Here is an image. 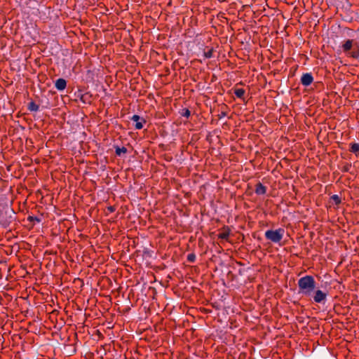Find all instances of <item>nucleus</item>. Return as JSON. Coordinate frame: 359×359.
Returning <instances> with one entry per match:
<instances>
[{
    "label": "nucleus",
    "mask_w": 359,
    "mask_h": 359,
    "mask_svg": "<svg viewBox=\"0 0 359 359\" xmlns=\"http://www.w3.org/2000/svg\"><path fill=\"white\" fill-rule=\"evenodd\" d=\"M208 50L203 52V56L206 59H209L213 57L214 48L212 47H207Z\"/></svg>",
    "instance_id": "nucleus-9"
},
{
    "label": "nucleus",
    "mask_w": 359,
    "mask_h": 359,
    "mask_svg": "<svg viewBox=\"0 0 359 359\" xmlns=\"http://www.w3.org/2000/svg\"><path fill=\"white\" fill-rule=\"evenodd\" d=\"M265 236L267 239H269V229L265 231Z\"/></svg>",
    "instance_id": "nucleus-23"
},
{
    "label": "nucleus",
    "mask_w": 359,
    "mask_h": 359,
    "mask_svg": "<svg viewBox=\"0 0 359 359\" xmlns=\"http://www.w3.org/2000/svg\"><path fill=\"white\" fill-rule=\"evenodd\" d=\"M187 260L189 262H194L196 260V255L194 253H190L187 255Z\"/></svg>",
    "instance_id": "nucleus-19"
},
{
    "label": "nucleus",
    "mask_w": 359,
    "mask_h": 359,
    "mask_svg": "<svg viewBox=\"0 0 359 359\" xmlns=\"http://www.w3.org/2000/svg\"><path fill=\"white\" fill-rule=\"evenodd\" d=\"M313 301L316 303H323L326 300L327 293L323 292L320 290H317L312 294Z\"/></svg>",
    "instance_id": "nucleus-3"
},
{
    "label": "nucleus",
    "mask_w": 359,
    "mask_h": 359,
    "mask_svg": "<svg viewBox=\"0 0 359 359\" xmlns=\"http://www.w3.org/2000/svg\"><path fill=\"white\" fill-rule=\"evenodd\" d=\"M330 199L334 203L335 205H338L341 203V200L340 198V197L337 195V194H334L331 196Z\"/></svg>",
    "instance_id": "nucleus-16"
},
{
    "label": "nucleus",
    "mask_w": 359,
    "mask_h": 359,
    "mask_svg": "<svg viewBox=\"0 0 359 359\" xmlns=\"http://www.w3.org/2000/svg\"><path fill=\"white\" fill-rule=\"evenodd\" d=\"M353 41L352 40H347L343 45V49L345 52L350 50L352 48Z\"/></svg>",
    "instance_id": "nucleus-12"
},
{
    "label": "nucleus",
    "mask_w": 359,
    "mask_h": 359,
    "mask_svg": "<svg viewBox=\"0 0 359 359\" xmlns=\"http://www.w3.org/2000/svg\"><path fill=\"white\" fill-rule=\"evenodd\" d=\"M299 293L305 297H311L316 288V281L312 276L306 275L298 280Z\"/></svg>",
    "instance_id": "nucleus-1"
},
{
    "label": "nucleus",
    "mask_w": 359,
    "mask_h": 359,
    "mask_svg": "<svg viewBox=\"0 0 359 359\" xmlns=\"http://www.w3.org/2000/svg\"><path fill=\"white\" fill-rule=\"evenodd\" d=\"M131 120L135 122V128L140 130L143 128V123H146L144 118L140 117L139 115L135 114L131 117Z\"/></svg>",
    "instance_id": "nucleus-4"
},
{
    "label": "nucleus",
    "mask_w": 359,
    "mask_h": 359,
    "mask_svg": "<svg viewBox=\"0 0 359 359\" xmlns=\"http://www.w3.org/2000/svg\"><path fill=\"white\" fill-rule=\"evenodd\" d=\"M181 115L182 116L189 118L190 116V115H191V112H190V111L188 109L185 108V109H182Z\"/></svg>",
    "instance_id": "nucleus-18"
},
{
    "label": "nucleus",
    "mask_w": 359,
    "mask_h": 359,
    "mask_svg": "<svg viewBox=\"0 0 359 359\" xmlns=\"http://www.w3.org/2000/svg\"><path fill=\"white\" fill-rule=\"evenodd\" d=\"M313 81V77L311 73H306L302 76L301 83L304 86H309Z\"/></svg>",
    "instance_id": "nucleus-5"
},
{
    "label": "nucleus",
    "mask_w": 359,
    "mask_h": 359,
    "mask_svg": "<svg viewBox=\"0 0 359 359\" xmlns=\"http://www.w3.org/2000/svg\"><path fill=\"white\" fill-rule=\"evenodd\" d=\"M27 220L31 222H36L39 223L41 222V219L39 217L32 215H29L27 217Z\"/></svg>",
    "instance_id": "nucleus-17"
},
{
    "label": "nucleus",
    "mask_w": 359,
    "mask_h": 359,
    "mask_svg": "<svg viewBox=\"0 0 359 359\" xmlns=\"http://www.w3.org/2000/svg\"><path fill=\"white\" fill-rule=\"evenodd\" d=\"M107 210L109 212H114L115 210H116V208L114 206H108L107 207Z\"/></svg>",
    "instance_id": "nucleus-22"
},
{
    "label": "nucleus",
    "mask_w": 359,
    "mask_h": 359,
    "mask_svg": "<svg viewBox=\"0 0 359 359\" xmlns=\"http://www.w3.org/2000/svg\"><path fill=\"white\" fill-rule=\"evenodd\" d=\"M127 149L125 147H119L118 146L115 147V153L117 156H121V154H126Z\"/></svg>",
    "instance_id": "nucleus-11"
},
{
    "label": "nucleus",
    "mask_w": 359,
    "mask_h": 359,
    "mask_svg": "<svg viewBox=\"0 0 359 359\" xmlns=\"http://www.w3.org/2000/svg\"><path fill=\"white\" fill-rule=\"evenodd\" d=\"M255 191L257 195H263L266 192V187L264 186L261 182H258L255 186Z\"/></svg>",
    "instance_id": "nucleus-8"
},
{
    "label": "nucleus",
    "mask_w": 359,
    "mask_h": 359,
    "mask_svg": "<svg viewBox=\"0 0 359 359\" xmlns=\"http://www.w3.org/2000/svg\"><path fill=\"white\" fill-rule=\"evenodd\" d=\"M39 105L36 104L34 102L32 101L28 104V109L31 111H37L39 110Z\"/></svg>",
    "instance_id": "nucleus-14"
},
{
    "label": "nucleus",
    "mask_w": 359,
    "mask_h": 359,
    "mask_svg": "<svg viewBox=\"0 0 359 359\" xmlns=\"http://www.w3.org/2000/svg\"><path fill=\"white\" fill-rule=\"evenodd\" d=\"M285 233V229L279 228L276 230H271V242L280 243Z\"/></svg>",
    "instance_id": "nucleus-2"
},
{
    "label": "nucleus",
    "mask_w": 359,
    "mask_h": 359,
    "mask_svg": "<svg viewBox=\"0 0 359 359\" xmlns=\"http://www.w3.org/2000/svg\"><path fill=\"white\" fill-rule=\"evenodd\" d=\"M245 90L243 88H236L234 90L235 95L238 98H243Z\"/></svg>",
    "instance_id": "nucleus-10"
},
{
    "label": "nucleus",
    "mask_w": 359,
    "mask_h": 359,
    "mask_svg": "<svg viewBox=\"0 0 359 359\" xmlns=\"http://www.w3.org/2000/svg\"><path fill=\"white\" fill-rule=\"evenodd\" d=\"M55 86L58 90H63L66 88L67 81L65 79L60 78L55 81Z\"/></svg>",
    "instance_id": "nucleus-7"
},
{
    "label": "nucleus",
    "mask_w": 359,
    "mask_h": 359,
    "mask_svg": "<svg viewBox=\"0 0 359 359\" xmlns=\"http://www.w3.org/2000/svg\"><path fill=\"white\" fill-rule=\"evenodd\" d=\"M13 221V217L11 215L8 217V219H4V218L1 219V222L4 226H8L9 224Z\"/></svg>",
    "instance_id": "nucleus-15"
},
{
    "label": "nucleus",
    "mask_w": 359,
    "mask_h": 359,
    "mask_svg": "<svg viewBox=\"0 0 359 359\" xmlns=\"http://www.w3.org/2000/svg\"><path fill=\"white\" fill-rule=\"evenodd\" d=\"M85 95H83L81 97V100L83 102V103H86V101H85Z\"/></svg>",
    "instance_id": "nucleus-24"
},
{
    "label": "nucleus",
    "mask_w": 359,
    "mask_h": 359,
    "mask_svg": "<svg viewBox=\"0 0 359 359\" xmlns=\"http://www.w3.org/2000/svg\"><path fill=\"white\" fill-rule=\"evenodd\" d=\"M231 230L227 226H224L222 229L219 230V233L217 235L219 239L228 240Z\"/></svg>",
    "instance_id": "nucleus-6"
},
{
    "label": "nucleus",
    "mask_w": 359,
    "mask_h": 359,
    "mask_svg": "<svg viewBox=\"0 0 359 359\" xmlns=\"http://www.w3.org/2000/svg\"><path fill=\"white\" fill-rule=\"evenodd\" d=\"M350 55L353 58H358L359 57V50L352 51L350 53Z\"/></svg>",
    "instance_id": "nucleus-20"
},
{
    "label": "nucleus",
    "mask_w": 359,
    "mask_h": 359,
    "mask_svg": "<svg viewBox=\"0 0 359 359\" xmlns=\"http://www.w3.org/2000/svg\"><path fill=\"white\" fill-rule=\"evenodd\" d=\"M349 151L352 153L356 154L359 151V144L358 143H351Z\"/></svg>",
    "instance_id": "nucleus-13"
},
{
    "label": "nucleus",
    "mask_w": 359,
    "mask_h": 359,
    "mask_svg": "<svg viewBox=\"0 0 359 359\" xmlns=\"http://www.w3.org/2000/svg\"><path fill=\"white\" fill-rule=\"evenodd\" d=\"M226 116H227V113L225 111H221V113L219 114H218V117L219 119H221Z\"/></svg>",
    "instance_id": "nucleus-21"
}]
</instances>
